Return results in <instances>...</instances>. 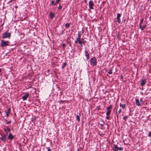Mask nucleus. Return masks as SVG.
Returning <instances> with one entry per match:
<instances>
[{"instance_id":"37","label":"nucleus","mask_w":151,"mask_h":151,"mask_svg":"<svg viewBox=\"0 0 151 151\" xmlns=\"http://www.w3.org/2000/svg\"><path fill=\"white\" fill-rule=\"evenodd\" d=\"M148 136L150 137H151V132H149Z\"/></svg>"},{"instance_id":"19","label":"nucleus","mask_w":151,"mask_h":151,"mask_svg":"<svg viewBox=\"0 0 151 151\" xmlns=\"http://www.w3.org/2000/svg\"><path fill=\"white\" fill-rule=\"evenodd\" d=\"M120 107H122V109H124L125 107V104L120 103Z\"/></svg>"},{"instance_id":"27","label":"nucleus","mask_w":151,"mask_h":151,"mask_svg":"<svg viewBox=\"0 0 151 151\" xmlns=\"http://www.w3.org/2000/svg\"><path fill=\"white\" fill-rule=\"evenodd\" d=\"M118 150H119L120 151L123 150V148L122 147H118Z\"/></svg>"},{"instance_id":"26","label":"nucleus","mask_w":151,"mask_h":151,"mask_svg":"<svg viewBox=\"0 0 151 151\" xmlns=\"http://www.w3.org/2000/svg\"><path fill=\"white\" fill-rule=\"evenodd\" d=\"M66 65V63H64V64H63V65L62 66V68H64L65 67Z\"/></svg>"},{"instance_id":"6","label":"nucleus","mask_w":151,"mask_h":151,"mask_svg":"<svg viewBox=\"0 0 151 151\" xmlns=\"http://www.w3.org/2000/svg\"><path fill=\"white\" fill-rule=\"evenodd\" d=\"M26 94L22 96V99L23 100H26L29 96V93H26Z\"/></svg>"},{"instance_id":"20","label":"nucleus","mask_w":151,"mask_h":151,"mask_svg":"<svg viewBox=\"0 0 151 151\" xmlns=\"http://www.w3.org/2000/svg\"><path fill=\"white\" fill-rule=\"evenodd\" d=\"M112 107L111 105H110L107 108L106 110H111Z\"/></svg>"},{"instance_id":"24","label":"nucleus","mask_w":151,"mask_h":151,"mask_svg":"<svg viewBox=\"0 0 151 151\" xmlns=\"http://www.w3.org/2000/svg\"><path fill=\"white\" fill-rule=\"evenodd\" d=\"M51 4L53 5H56V4H55V3L54 1L53 0H52L51 1Z\"/></svg>"},{"instance_id":"15","label":"nucleus","mask_w":151,"mask_h":151,"mask_svg":"<svg viewBox=\"0 0 151 151\" xmlns=\"http://www.w3.org/2000/svg\"><path fill=\"white\" fill-rule=\"evenodd\" d=\"M81 112H80L79 113V114L78 115H77L76 118L77 120H78V122H79L80 121V117L81 116Z\"/></svg>"},{"instance_id":"39","label":"nucleus","mask_w":151,"mask_h":151,"mask_svg":"<svg viewBox=\"0 0 151 151\" xmlns=\"http://www.w3.org/2000/svg\"><path fill=\"white\" fill-rule=\"evenodd\" d=\"M97 109H98V110H100V109H101V108H100V107H99H99H98Z\"/></svg>"},{"instance_id":"5","label":"nucleus","mask_w":151,"mask_h":151,"mask_svg":"<svg viewBox=\"0 0 151 151\" xmlns=\"http://www.w3.org/2000/svg\"><path fill=\"white\" fill-rule=\"evenodd\" d=\"M94 4L92 0H90L89 2V7L90 9H93V6Z\"/></svg>"},{"instance_id":"8","label":"nucleus","mask_w":151,"mask_h":151,"mask_svg":"<svg viewBox=\"0 0 151 151\" xmlns=\"http://www.w3.org/2000/svg\"><path fill=\"white\" fill-rule=\"evenodd\" d=\"M6 135H3L1 138V140L3 141L4 142L6 141Z\"/></svg>"},{"instance_id":"22","label":"nucleus","mask_w":151,"mask_h":151,"mask_svg":"<svg viewBox=\"0 0 151 151\" xmlns=\"http://www.w3.org/2000/svg\"><path fill=\"white\" fill-rule=\"evenodd\" d=\"M117 21H118V23L119 24L121 23V20L120 18H117Z\"/></svg>"},{"instance_id":"7","label":"nucleus","mask_w":151,"mask_h":151,"mask_svg":"<svg viewBox=\"0 0 151 151\" xmlns=\"http://www.w3.org/2000/svg\"><path fill=\"white\" fill-rule=\"evenodd\" d=\"M144 78H143V79L142 80L140 83V85L142 86H144L146 82L145 78L144 79Z\"/></svg>"},{"instance_id":"47","label":"nucleus","mask_w":151,"mask_h":151,"mask_svg":"<svg viewBox=\"0 0 151 151\" xmlns=\"http://www.w3.org/2000/svg\"><path fill=\"white\" fill-rule=\"evenodd\" d=\"M0 113H1V112L0 111Z\"/></svg>"},{"instance_id":"21","label":"nucleus","mask_w":151,"mask_h":151,"mask_svg":"<svg viewBox=\"0 0 151 151\" xmlns=\"http://www.w3.org/2000/svg\"><path fill=\"white\" fill-rule=\"evenodd\" d=\"M70 25V23H67L65 24V26L66 27H69Z\"/></svg>"},{"instance_id":"23","label":"nucleus","mask_w":151,"mask_h":151,"mask_svg":"<svg viewBox=\"0 0 151 151\" xmlns=\"http://www.w3.org/2000/svg\"><path fill=\"white\" fill-rule=\"evenodd\" d=\"M121 14L119 13H118L117 14V16L116 18H120V17H121Z\"/></svg>"},{"instance_id":"44","label":"nucleus","mask_w":151,"mask_h":151,"mask_svg":"<svg viewBox=\"0 0 151 151\" xmlns=\"http://www.w3.org/2000/svg\"><path fill=\"white\" fill-rule=\"evenodd\" d=\"M121 78H122V76H121Z\"/></svg>"},{"instance_id":"16","label":"nucleus","mask_w":151,"mask_h":151,"mask_svg":"<svg viewBox=\"0 0 151 151\" xmlns=\"http://www.w3.org/2000/svg\"><path fill=\"white\" fill-rule=\"evenodd\" d=\"M4 131L5 132L6 131H7L8 132H10L11 131L10 129L8 126H6V128L4 129Z\"/></svg>"},{"instance_id":"9","label":"nucleus","mask_w":151,"mask_h":151,"mask_svg":"<svg viewBox=\"0 0 151 151\" xmlns=\"http://www.w3.org/2000/svg\"><path fill=\"white\" fill-rule=\"evenodd\" d=\"M85 56L86 57L87 59V60L89 58V54L88 52L86 50L85 51Z\"/></svg>"},{"instance_id":"38","label":"nucleus","mask_w":151,"mask_h":151,"mask_svg":"<svg viewBox=\"0 0 151 151\" xmlns=\"http://www.w3.org/2000/svg\"><path fill=\"white\" fill-rule=\"evenodd\" d=\"M65 46V43H63V47H64Z\"/></svg>"},{"instance_id":"36","label":"nucleus","mask_w":151,"mask_h":151,"mask_svg":"<svg viewBox=\"0 0 151 151\" xmlns=\"http://www.w3.org/2000/svg\"><path fill=\"white\" fill-rule=\"evenodd\" d=\"M81 42H82V44L83 43V44H84L86 42L85 41L83 40V41H82Z\"/></svg>"},{"instance_id":"18","label":"nucleus","mask_w":151,"mask_h":151,"mask_svg":"<svg viewBox=\"0 0 151 151\" xmlns=\"http://www.w3.org/2000/svg\"><path fill=\"white\" fill-rule=\"evenodd\" d=\"M107 111L106 113V115L107 116H109L110 113L111 112V110H107Z\"/></svg>"},{"instance_id":"12","label":"nucleus","mask_w":151,"mask_h":151,"mask_svg":"<svg viewBox=\"0 0 151 151\" xmlns=\"http://www.w3.org/2000/svg\"><path fill=\"white\" fill-rule=\"evenodd\" d=\"M10 110H11L10 108H9L8 109V111H6V116L7 117H8L9 116V114L10 113Z\"/></svg>"},{"instance_id":"46","label":"nucleus","mask_w":151,"mask_h":151,"mask_svg":"<svg viewBox=\"0 0 151 151\" xmlns=\"http://www.w3.org/2000/svg\"><path fill=\"white\" fill-rule=\"evenodd\" d=\"M101 126H103V125H101Z\"/></svg>"},{"instance_id":"1","label":"nucleus","mask_w":151,"mask_h":151,"mask_svg":"<svg viewBox=\"0 0 151 151\" xmlns=\"http://www.w3.org/2000/svg\"><path fill=\"white\" fill-rule=\"evenodd\" d=\"M8 31H7L2 35V37L3 39L9 38L11 37V34L10 32H8Z\"/></svg>"},{"instance_id":"41","label":"nucleus","mask_w":151,"mask_h":151,"mask_svg":"<svg viewBox=\"0 0 151 151\" xmlns=\"http://www.w3.org/2000/svg\"><path fill=\"white\" fill-rule=\"evenodd\" d=\"M84 1L85 3H86V0H84Z\"/></svg>"},{"instance_id":"11","label":"nucleus","mask_w":151,"mask_h":151,"mask_svg":"<svg viewBox=\"0 0 151 151\" xmlns=\"http://www.w3.org/2000/svg\"><path fill=\"white\" fill-rule=\"evenodd\" d=\"M136 103L137 106H141V104L140 103V101H139V99H136Z\"/></svg>"},{"instance_id":"17","label":"nucleus","mask_w":151,"mask_h":151,"mask_svg":"<svg viewBox=\"0 0 151 151\" xmlns=\"http://www.w3.org/2000/svg\"><path fill=\"white\" fill-rule=\"evenodd\" d=\"M49 15L51 19H52L55 16L54 14L52 12L50 13Z\"/></svg>"},{"instance_id":"3","label":"nucleus","mask_w":151,"mask_h":151,"mask_svg":"<svg viewBox=\"0 0 151 151\" xmlns=\"http://www.w3.org/2000/svg\"><path fill=\"white\" fill-rule=\"evenodd\" d=\"M91 65L93 66L95 65L97 63L95 57L92 58L90 60Z\"/></svg>"},{"instance_id":"40","label":"nucleus","mask_w":151,"mask_h":151,"mask_svg":"<svg viewBox=\"0 0 151 151\" xmlns=\"http://www.w3.org/2000/svg\"><path fill=\"white\" fill-rule=\"evenodd\" d=\"M140 102H142V101H143V99H142V98H141L140 99Z\"/></svg>"},{"instance_id":"13","label":"nucleus","mask_w":151,"mask_h":151,"mask_svg":"<svg viewBox=\"0 0 151 151\" xmlns=\"http://www.w3.org/2000/svg\"><path fill=\"white\" fill-rule=\"evenodd\" d=\"M139 28L141 29L142 30L144 29L146 27V25H144V26H142V24H139Z\"/></svg>"},{"instance_id":"35","label":"nucleus","mask_w":151,"mask_h":151,"mask_svg":"<svg viewBox=\"0 0 151 151\" xmlns=\"http://www.w3.org/2000/svg\"><path fill=\"white\" fill-rule=\"evenodd\" d=\"M106 119H109V116H106Z\"/></svg>"},{"instance_id":"32","label":"nucleus","mask_w":151,"mask_h":151,"mask_svg":"<svg viewBox=\"0 0 151 151\" xmlns=\"http://www.w3.org/2000/svg\"><path fill=\"white\" fill-rule=\"evenodd\" d=\"M11 122V121H8V122H6V124H9Z\"/></svg>"},{"instance_id":"43","label":"nucleus","mask_w":151,"mask_h":151,"mask_svg":"<svg viewBox=\"0 0 151 151\" xmlns=\"http://www.w3.org/2000/svg\"><path fill=\"white\" fill-rule=\"evenodd\" d=\"M1 68H0V72H1Z\"/></svg>"},{"instance_id":"2","label":"nucleus","mask_w":151,"mask_h":151,"mask_svg":"<svg viewBox=\"0 0 151 151\" xmlns=\"http://www.w3.org/2000/svg\"><path fill=\"white\" fill-rule=\"evenodd\" d=\"M81 40V36L79 34H78V37L77 38L76 40L75 41V43L76 44L78 43L80 45V46L82 47V42Z\"/></svg>"},{"instance_id":"30","label":"nucleus","mask_w":151,"mask_h":151,"mask_svg":"<svg viewBox=\"0 0 151 151\" xmlns=\"http://www.w3.org/2000/svg\"><path fill=\"white\" fill-rule=\"evenodd\" d=\"M60 0H56V2L55 3V4H57L59 2V1H60Z\"/></svg>"},{"instance_id":"31","label":"nucleus","mask_w":151,"mask_h":151,"mask_svg":"<svg viewBox=\"0 0 151 151\" xmlns=\"http://www.w3.org/2000/svg\"><path fill=\"white\" fill-rule=\"evenodd\" d=\"M62 7L60 5L58 7V9H61L62 8Z\"/></svg>"},{"instance_id":"33","label":"nucleus","mask_w":151,"mask_h":151,"mask_svg":"<svg viewBox=\"0 0 151 151\" xmlns=\"http://www.w3.org/2000/svg\"><path fill=\"white\" fill-rule=\"evenodd\" d=\"M122 112V109H120L118 111V113L119 114H120V113H121Z\"/></svg>"},{"instance_id":"10","label":"nucleus","mask_w":151,"mask_h":151,"mask_svg":"<svg viewBox=\"0 0 151 151\" xmlns=\"http://www.w3.org/2000/svg\"><path fill=\"white\" fill-rule=\"evenodd\" d=\"M114 147L113 148V150L114 151H118V147H117V145H114Z\"/></svg>"},{"instance_id":"34","label":"nucleus","mask_w":151,"mask_h":151,"mask_svg":"<svg viewBox=\"0 0 151 151\" xmlns=\"http://www.w3.org/2000/svg\"><path fill=\"white\" fill-rule=\"evenodd\" d=\"M127 117V116H124L123 117V119L124 120H125Z\"/></svg>"},{"instance_id":"29","label":"nucleus","mask_w":151,"mask_h":151,"mask_svg":"<svg viewBox=\"0 0 151 151\" xmlns=\"http://www.w3.org/2000/svg\"><path fill=\"white\" fill-rule=\"evenodd\" d=\"M47 151H51L50 147H48L47 148Z\"/></svg>"},{"instance_id":"25","label":"nucleus","mask_w":151,"mask_h":151,"mask_svg":"<svg viewBox=\"0 0 151 151\" xmlns=\"http://www.w3.org/2000/svg\"><path fill=\"white\" fill-rule=\"evenodd\" d=\"M112 69L110 70H109V71L108 72V73L109 74H112Z\"/></svg>"},{"instance_id":"42","label":"nucleus","mask_w":151,"mask_h":151,"mask_svg":"<svg viewBox=\"0 0 151 151\" xmlns=\"http://www.w3.org/2000/svg\"><path fill=\"white\" fill-rule=\"evenodd\" d=\"M81 41H83V40H83V38H82V39H81Z\"/></svg>"},{"instance_id":"4","label":"nucleus","mask_w":151,"mask_h":151,"mask_svg":"<svg viewBox=\"0 0 151 151\" xmlns=\"http://www.w3.org/2000/svg\"><path fill=\"white\" fill-rule=\"evenodd\" d=\"M9 42L8 41H5L3 40H1V47H4L9 45Z\"/></svg>"},{"instance_id":"14","label":"nucleus","mask_w":151,"mask_h":151,"mask_svg":"<svg viewBox=\"0 0 151 151\" xmlns=\"http://www.w3.org/2000/svg\"><path fill=\"white\" fill-rule=\"evenodd\" d=\"M14 138V136H13L11 133H10L9 134V135L8 136V138L10 139H12Z\"/></svg>"},{"instance_id":"45","label":"nucleus","mask_w":151,"mask_h":151,"mask_svg":"<svg viewBox=\"0 0 151 151\" xmlns=\"http://www.w3.org/2000/svg\"><path fill=\"white\" fill-rule=\"evenodd\" d=\"M77 151H79V150H78Z\"/></svg>"},{"instance_id":"28","label":"nucleus","mask_w":151,"mask_h":151,"mask_svg":"<svg viewBox=\"0 0 151 151\" xmlns=\"http://www.w3.org/2000/svg\"><path fill=\"white\" fill-rule=\"evenodd\" d=\"M143 21H144V19L143 18L141 20L139 24H141L143 22Z\"/></svg>"}]
</instances>
